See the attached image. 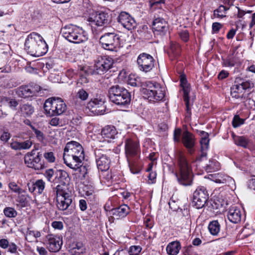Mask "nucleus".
I'll return each instance as SVG.
<instances>
[{
  "instance_id": "nucleus-1",
  "label": "nucleus",
  "mask_w": 255,
  "mask_h": 255,
  "mask_svg": "<svg viewBox=\"0 0 255 255\" xmlns=\"http://www.w3.org/2000/svg\"><path fill=\"white\" fill-rule=\"evenodd\" d=\"M84 158V149L80 143L71 141L66 143L64 149L63 160L67 166L74 170L80 168V171L86 170L85 166H82Z\"/></svg>"
},
{
  "instance_id": "nucleus-2",
  "label": "nucleus",
  "mask_w": 255,
  "mask_h": 255,
  "mask_svg": "<svg viewBox=\"0 0 255 255\" xmlns=\"http://www.w3.org/2000/svg\"><path fill=\"white\" fill-rule=\"evenodd\" d=\"M179 184L187 186L192 185L194 174L191 164L185 156L180 152L177 156L175 171H173Z\"/></svg>"
},
{
  "instance_id": "nucleus-3",
  "label": "nucleus",
  "mask_w": 255,
  "mask_h": 255,
  "mask_svg": "<svg viewBox=\"0 0 255 255\" xmlns=\"http://www.w3.org/2000/svg\"><path fill=\"white\" fill-rule=\"evenodd\" d=\"M24 47L28 53L34 57L41 56L48 51V45L43 37L35 32L31 33L27 36Z\"/></svg>"
},
{
  "instance_id": "nucleus-4",
  "label": "nucleus",
  "mask_w": 255,
  "mask_h": 255,
  "mask_svg": "<svg viewBox=\"0 0 255 255\" xmlns=\"http://www.w3.org/2000/svg\"><path fill=\"white\" fill-rule=\"evenodd\" d=\"M60 33L65 39L74 43L85 42L88 39L86 32L81 27L76 25L64 26L61 28Z\"/></svg>"
},
{
  "instance_id": "nucleus-5",
  "label": "nucleus",
  "mask_w": 255,
  "mask_h": 255,
  "mask_svg": "<svg viewBox=\"0 0 255 255\" xmlns=\"http://www.w3.org/2000/svg\"><path fill=\"white\" fill-rule=\"evenodd\" d=\"M54 191L56 193V206L58 210L65 211V215L71 214L72 211L69 207L72 202V195L70 188L59 186Z\"/></svg>"
},
{
  "instance_id": "nucleus-6",
  "label": "nucleus",
  "mask_w": 255,
  "mask_h": 255,
  "mask_svg": "<svg viewBox=\"0 0 255 255\" xmlns=\"http://www.w3.org/2000/svg\"><path fill=\"white\" fill-rule=\"evenodd\" d=\"M110 100L118 105H126L130 101V95L126 89L119 85L112 86L109 90Z\"/></svg>"
},
{
  "instance_id": "nucleus-7",
  "label": "nucleus",
  "mask_w": 255,
  "mask_h": 255,
  "mask_svg": "<svg viewBox=\"0 0 255 255\" xmlns=\"http://www.w3.org/2000/svg\"><path fill=\"white\" fill-rule=\"evenodd\" d=\"M143 94L150 101H160L165 96V88L157 83L148 82L146 88L143 89Z\"/></svg>"
},
{
  "instance_id": "nucleus-8",
  "label": "nucleus",
  "mask_w": 255,
  "mask_h": 255,
  "mask_svg": "<svg viewBox=\"0 0 255 255\" xmlns=\"http://www.w3.org/2000/svg\"><path fill=\"white\" fill-rule=\"evenodd\" d=\"M125 148L126 157L131 172L133 174L138 173L137 170L134 171L131 168L132 162L131 159L137 156L140 152L139 142L135 139L126 138Z\"/></svg>"
},
{
  "instance_id": "nucleus-9",
  "label": "nucleus",
  "mask_w": 255,
  "mask_h": 255,
  "mask_svg": "<svg viewBox=\"0 0 255 255\" xmlns=\"http://www.w3.org/2000/svg\"><path fill=\"white\" fill-rule=\"evenodd\" d=\"M100 42L104 49L110 51H116L121 46L119 36L113 32L106 33L102 35Z\"/></svg>"
},
{
  "instance_id": "nucleus-10",
  "label": "nucleus",
  "mask_w": 255,
  "mask_h": 255,
  "mask_svg": "<svg viewBox=\"0 0 255 255\" xmlns=\"http://www.w3.org/2000/svg\"><path fill=\"white\" fill-rule=\"evenodd\" d=\"M41 154L37 152L36 150H32L24 156V162L26 165L35 170H41L45 167L43 162L41 160Z\"/></svg>"
},
{
  "instance_id": "nucleus-11",
  "label": "nucleus",
  "mask_w": 255,
  "mask_h": 255,
  "mask_svg": "<svg viewBox=\"0 0 255 255\" xmlns=\"http://www.w3.org/2000/svg\"><path fill=\"white\" fill-rule=\"evenodd\" d=\"M240 78H236L235 84L231 88V95L235 99H243L245 97L246 90L251 88L253 84L248 81L239 83Z\"/></svg>"
},
{
  "instance_id": "nucleus-12",
  "label": "nucleus",
  "mask_w": 255,
  "mask_h": 255,
  "mask_svg": "<svg viewBox=\"0 0 255 255\" xmlns=\"http://www.w3.org/2000/svg\"><path fill=\"white\" fill-rule=\"evenodd\" d=\"M113 59L109 56H100L95 61L94 71L98 74L104 73L112 68Z\"/></svg>"
},
{
  "instance_id": "nucleus-13",
  "label": "nucleus",
  "mask_w": 255,
  "mask_h": 255,
  "mask_svg": "<svg viewBox=\"0 0 255 255\" xmlns=\"http://www.w3.org/2000/svg\"><path fill=\"white\" fill-rule=\"evenodd\" d=\"M208 199V194L206 189L204 187H200L194 191L192 199V205L197 209L204 206Z\"/></svg>"
},
{
  "instance_id": "nucleus-14",
  "label": "nucleus",
  "mask_w": 255,
  "mask_h": 255,
  "mask_svg": "<svg viewBox=\"0 0 255 255\" xmlns=\"http://www.w3.org/2000/svg\"><path fill=\"white\" fill-rule=\"evenodd\" d=\"M40 90V87L35 84L23 85L15 89V93L19 97L27 98L35 96Z\"/></svg>"
},
{
  "instance_id": "nucleus-15",
  "label": "nucleus",
  "mask_w": 255,
  "mask_h": 255,
  "mask_svg": "<svg viewBox=\"0 0 255 255\" xmlns=\"http://www.w3.org/2000/svg\"><path fill=\"white\" fill-rule=\"evenodd\" d=\"M137 63L141 71L147 72L154 67V60L151 55L143 53L138 56Z\"/></svg>"
},
{
  "instance_id": "nucleus-16",
  "label": "nucleus",
  "mask_w": 255,
  "mask_h": 255,
  "mask_svg": "<svg viewBox=\"0 0 255 255\" xmlns=\"http://www.w3.org/2000/svg\"><path fill=\"white\" fill-rule=\"evenodd\" d=\"M105 98L100 96L91 99L87 105L88 108L98 115H103L105 112Z\"/></svg>"
},
{
  "instance_id": "nucleus-17",
  "label": "nucleus",
  "mask_w": 255,
  "mask_h": 255,
  "mask_svg": "<svg viewBox=\"0 0 255 255\" xmlns=\"http://www.w3.org/2000/svg\"><path fill=\"white\" fill-rule=\"evenodd\" d=\"M118 21L128 30L134 29L136 26L134 19L125 11H122L120 13Z\"/></svg>"
},
{
  "instance_id": "nucleus-18",
  "label": "nucleus",
  "mask_w": 255,
  "mask_h": 255,
  "mask_svg": "<svg viewBox=\"0 0 255 255\" xmlns=\"http://www.w3.org/2000/svg\"><path fill=\"white\" fill-rule=\"evenodd\" d=\"M70 178L67 172L62 170L55 171V177L54 179V183H59L54 190H56L59 186H66L69 188Z\"/></svg>"
},
{
  "instance_id": "nucleus-19",
  "label": "nucleus",
  "mask_w": 255,
  "mask_h": 255,
  "mask_svg": "<svg viewBox=\"0 0 255 255\" xmlns=\"http://www.w3.org/2000/svg\"><path fill=\"white\" fill-rule=\"evenodd\" d=\"M109 15L104 12H96L92 14L87 19L90 24L97 26H102L108 22Z\"/></svg>"
},
{
  "instance_id": "nucleus-20",
  "label": "nucleus",
  "mask_w": 255,
  "mask_h": 255,
  "mask_svg": "<svg viewBox=\"0 0 255 255\" xmlns=\"http://www.w3.org/2000/svg\"><path fill=\"white\" fill-rule=\"evenodd\" d=\"M180 86L184 93L183 98L186 105V110L189 114H191V109L189 104V98L188 94L190 92V87L186 78L184 76H181Z\"/></svg>"
},
{
  "instance_id": "nucleus-21",
  "label": "nucleus",
  "mask_w": 255,
  "mask_h": 255,
  "mask_svg": "<svg viewBox=\"0 0 255 255\" xmlns=\"http://www.w3.org/2000/svg\"><path fill=\"white\" fill-rule=\"evenodd\" d=\"M47 248L50 252L55 253L60 250L62 242L59 237L49 235L47 236Z\"/></svg>"
},
{
  "instance_id": "nucleus-22",
  "label": "nucleus",
  "mask_w": 255,
  "mask_h": 255,
  "mask_svg": "<svg viewBox=\"0 0 255 255\" xmlns=\"http://www.w3.org/2000/svg\"><path fill=\"white\" fill-rule=\"evenodd\" d=\"M242 212L240 207L236 206H232L228 211V218L232 223H238L241 222L243 217Z\"/></svg>"
},
{
  "instance_id": "nucleus-23",
  "label": "nucleus",
  "mask_w": 255,
  "mask_h": 255,
  "mask_svg": "<svg viewBox=\"0 0 255 255\" xmlns=\"http://www.w3.org/2000/svg\"><path fill=\"white\" fill-rule=\"evenodd\" d=\"M182 142L188 149V152L192 154L194 152L193 147L195 145V139L193 135L187 130L184 131L182 136Z\"/></svg>"
},
{
  "instance_id": "nucleus-24",
  "label": "nucleus",
  "mask_w": 255,
  "mask_h": 255,
  "mask_svg": "<svg viewBox=\"0 0 255 255\" xmlns=\"http://www.w3.org/2000/svg\"><path fill=\"white\" fill-rule=\"evenodd\" d=\"M110 211L111 214L113 215V218L118 220L126 217L129 213L130 209L128 205L124 204L118 208L112 209Z\"/></svg>"
},
{
  "instance_id": "nucleus-25",
  "label": "nucleus",
  "mask_w": 255,
  "mask_h": 255,
  "mask_svg": "<svg viewBox=\"0 0 255 255\" xmlns=\"http://www.w3.org/2000/svg\"><path fill=\"white\" fill-rule=\"evenodd\" d=\"M117 133L116 128L114 126H107L101 131V136L103 141L110 142L111 139L115 138Z\"/></svg>"
},
{
  "instance_id": "nucleus-26",
  "label": "nucleus",
  "mask_w": 255,
  "mask_h": 255,
  "mask_svg": "<svg viewBox=\"0 0 255 255\" xmlns=\"http://www.w3.org/2000/svg\"><path fill=\"white\" fill-rule=\"evenodd\" d=\"M96 163L98 168L102 171H107L110 168L111 160L106 155L102 154L97 156Z\"/></svg>"
},
{
  "instance_id": "nucleus-27",
  "label": "nucleus",
  "mask_w": 255,
  "mask_h": 255,
  "mask_svg": "<svg viewBox=\"0 0 255 255\" xmlns=\"http://www.w3.org/2000/svg\"><path fill=\"white\" fill-rule=\"evenodd\" d=\"M153 29L155 32L158 33H164L167 31V23L166 21L162 18H157L153 22Z\"/></svg>"
},
{
  "instance_id": "nucleus-28",
  "label": "nucleus",
  "mask_w": 255,
  "mask_h": 255,
  "mask_svg": "<svg viewBox=\"0 0 255 255\" xmlns=\"http://www.w3.org/2000/svg\"><path fill=\"white\" fill-rule=\"evenodd\" d=\"M201 134L202 137L200 140L201 155L199 158L200 160H201L202 158L206 157L207 155L206 151L209 148V142L208 133L203 131Z\"/></svg>"
},
{
  "instance_id": "nucleus-29",
  "label": "nucleus",
  "mask_w": 255,
  "mask_h": 255,
  "mask_svg": "<svg viewBox=\"0 0 255 255\" xmlns=\"http://www.w3.org/2000/svg\"><path fill=\"white\" fill-rule=\"evenodd\" d=\"M57 98L53 97L46 100L44 105V109L47 114L50 116H55L56 106Z\"/></svg>"
},
{
  "instance_id": "nucleus-30",
  "label": "nucleus",
  "mask_w": 255,
  "mask_h": 255,
  "mask_svg": "<svg viewBox=\"0 0 255 255\" xmlns=\"http://www.w3.org/2000/svg\"><path fill=\"white\" fill-rule=\"evenodd\" d=\"M235 144L244 148H248L251 143L250 140L246 136L233 135Z\"/></svg>"
},
{
  "instance_id": "nucleus-31",
  "label": "nucleus",
  "mask_w": 255,
  "mask_h": 255,
  "mask_svg": "<svg viewBox=\"0 0 255 255\" xmlns=\"http://www.w3.org/2000/svg\"><path fill=\"white\" fill-rule=\"evenodd\" d=\"M34 109L32 105L28 104H24L20 106V114L23 117H30L34 113Z\"/></svg>"
},
{
  "instance_id": "nucleus-32",
  "label": "nucleus",
  "mask_w": 255,
  "mask_h": 255,
  "mask_svg": "<svg viewBox=\"0 0 255 255\" xmlns=\"http://www.w3.org/2000/svg\"><path fill=\"white\" fill-rule=\"evenodd\" d=\"M180 249V246L179 242H172L167 246L166 251L169 255H176L179 253Z\"/></svg>"
},
{
  "instance_id": "nucleus-33",
  "label": "nucleus",
  "mask_w": 255,
  "mask_h": 255,
  "mask_svg": "<svg viewBox=\"0 0 255 255\" xmlns=\"http://www.w3.org/2000/svg\"><path fill=\"white\" fill-rule=\"evenodd\" d=\"M41 236V233L38 231L31 230L28 228L25 234V239L29 242H33Z\"/></svg>"
},
{
  "instance_id": "nucleus-34",
  "label": "nucleus",
  "mask_w": 255,
  "mask_h": 255,
  "mask_svg": "<svg viewBox=\"0 0 255 255\" xmlns=\"http://www.w3.org/2000/svg\"><path fill=\"white\" fill-rule=\"evenodd\" d=\"M66 110V105L61 99L57 98L55 116L62 114Z\"/></svg>"
},
{
  "instance_id": "nucleus-35",
  "label": "nucleus",
  "mask_w": 255,
  "mask_h": 255,
  "mask_svg": "<svg viewBox=\"0 0 255 255\" xmlns=\"http://www.w3.org/2000/svg\"><path fill=\"white\" fill-rule=\"evenodd\" d=\"M181 52V48L179 44L172 43L170 45L169 54L170 57H176Z\"/></svg>"
},
{
  "instance_id": "nucleus-36",
  "label": "nucleus",
  "mask_w": 255,
  "mask_h": 255,
  "mask_svg": "<svg viewBox=\"0 0 255 255\" xmlns=\"http://www.w3.org/2000/svg\"><path fill=\"white\" fill-rule=\"evenodd\" d=\"M208 229L212 235H217L220 230V224L217 221H212L209 224Z\"/></svg>"
},
{
  "instance_id": "nucleus-37",
  "label": "nucleus",
  "mask_w": 255,
  "mask_h": 255,
  "mask_svg": "<svg viewBox=\"0 0 255 255\" xmlns=\"http://www.w3.org/2000/svg\"><path fill=\"white\" fill-rule=\"evenodd\" d=\"M229 9V8L226 7L223 5H221L217 9L214 11V15L217 18H223L226 17V12Z\"/></svg>"
},
{
  "instance_id": "nucleus-38",
  "label": "nucleus",
  "mask_w": 255,
  "mask_h": 255,
  "mask_svg": "<svg viewBox=\"0 0 255 255\" xmlns=\"http://www.w3.org/2000/svg\"><path fill=\"white\" fill-rule=\"evenodd\" d=\"M237 63V60L235 58L228 57L226 59H223V65L227 67H233Z\"/></svg>"
},
{
  "instance_id": "nucleus-39",
  "label": "nucleus",
  "mask_w": 255,
  "mask_h": 255,
  "mask_svg": "<svg viewBox=\"0 0 255 255\" xmlns=\"http://www.w3.org/2000/svg\"><path fill=\"white\" fill-rule=\"evenodd\" d=\"M142 249L139 246H132L128 251V255H139Z\"/></svg>"
},
{
  "instance_id": "nucleus-40",
  "label": "nucleus",
  "mask_w": 255,
  "mask_h": 255,
  "mask_svg": "<svg viewBox=\"0 0 255 255\" xmlns=\"http://www.w3.org/2000/svg\"><path fill=\"white\" fill-rule=\"evenodd\" d=\"M44 175L48 181L54 183V179L55 177V171L52 169H47L45 171Z\"/></svg>"
},
{
  "instance_id": "nucleus-41",
  "label": "nucleus",
  "mask_w": 255,
  "mask_h": 255,
  "mask_svg": "<svg viewBox=\"0 0 255 255\" xmlns=\"http://www.w3.org/2000/svg\"><path fill=\"white\" fill-rule=\"evenodd\" d=\"M34 183L36 192L38 194H41L45 188V182L42 180L39 179L34 182Z\"/></svg>"
},
{
  "instance_id": "nucleus-42",
  "label": "nucleus",
  "mask_w": 255,
  "mask_h": 255,
  "mask_svg": "<svg viewBox=\"0 0 255 255\" xmlns=\"http://www.w3.org/2000/svg\"><path fill=\"white\" fill-rule=\"evenodd\" d=\"M4 215L9 218L15 217L17 215V212L12 208L7 207L3 211Z\"/></svg>"
},
{
  "instance_id": "nucleus-43",
  "label": "nucleus",
  "mask_w": 255,
  "mask_h": 255,
  "mask_svg": "<svg viewBox=\"0 0 255 255\" xmlns=\"http://www.w3.org/2000/svg\"><path fill=\"white\" fill-rule=\"evenodd\" d=\"M218 177L214 180L216 183H224L227 181H232L233 179L227 175H222V174H218Z\"/></svg>"
},
{
  "instance_id": "nucleus-44",
  "label": "nucleus",
  "mask_w": 255,
  "mask_h": 255,
  "mask_svg": "<svg viewBox=\"0 0 255 255\" xmlns=\"http://www.w3.org/2000/svg\"><path fill=\"white\" fill-rule=\"evenodd\" d=\"M88 93L83 89H80L76 94V97L82 101H85L88 98Z\"/></svg>"
},
{
  "instance_id": "nucleus-45",
  "label": "nucleus",
  "mask_w": 255,
  "mask_h": 255,
  "mask_svg": "<svg viewBox=\"0 0 255 255\" xmlns=\"http://www.w3.org/2000/svg\"><path fill=\"white\" fill-rule=\"evenodd\" d=\"M9 188L14 192L20 194L25 193V191L19 188L15 182H10L9 184Z\"/></svg>"
},
{
  "instance_id": "nucleus-46",
  "label": "nucleus",
  "mask_w": 255,
  "mask_h": 255,
  "mask_svg": "<svg viewBox=\"0 0 255 255\" xmlns=\"http://www.w3.org/2000/svg\"><path fill=\"white\" fill-rule=\"evenodd\" d=\"M244 123V119H241L238 115H236L233 119L232 125L234 128H237L243 125Z\"/></svg>"
},
{
  "instance_id": "nucleus-47",
  "label": "nucleus",
  "mask_w": 255,
  "mask_h": 255,
  "mask_svg": "<svg viewBox=\"0 0 255 255\" xmlns=\"http://www.w3.org/2000/svg\"><path fill=\"white\" fill-rule=\"evenodd\" d=\"M6 102L8 106L13 110H15L18 105V102L14 99L6 98Z\"/></svg>"
},
{
  "instance_id": "nucleus-48",
  "label": "nucleus",
  "mask_w": 255,
  "mask_h": 255,
  "mask_svg": "<svg viewBox=\"0 0 255 255\" xmlns=\"http://www.w3.org/2000/svg\"><path fill=\"white\" fill-rule=\"evenodd\" d=\"M179 34L182 41L184 42L188 41L189 38V34L187 30H182L179 32Z\"/></svg>"
},
{
  "instance_id": "nucleus-49",
  "label": "nucleus",
  "mask_w": 255,
  "mask_h": 255,
  "mask_svg": "<svg viewBox=\"0 0 255 255\" xmlns=\"http://www.w3.org/2000/svg\"><path fill=\"white\" fill-rule=\"evenodd\" d=\"M87 74H83L82 73L80 74V77L78 80L77 84L81 85H84L85 84H87L89 82V79L87 77Z\"/></svg>"
},
{
  "instance_id": "nucleus-50",
  "label": "nucleus",
  "mask_w": 255,
  "mask_h": 255,
  "mask_svg": "<svg viewBox=\"0 0 255 255\" xmlns=\"http://www.w3.org/2000/svg\"><path fill=\"white\" fill-rule=\"evenodd\" d=\"M32 144V142L30 140L20 142V149H28L31 147Z\"/></svg>"
},
{
  "instance_id": "nucleus-51",
  "label": "nucleus",
  "mask_w": 255,
  "mask_h": 255,
  "mask_svg": "<svg viewBox=\"0 0 255 255\" xmlns=\"http://www.w3.org/2000/svg\"><path fill=\"white\" fill-rule=\"evenodd\" d=\"M44 157L49 162L52 163L55 161V157L52 152H45L44 154Z\"/></svg>"
},
{
  "instance_id": "nucleus-52",
  "label": "nucleus",
  "mask_w": 255,
  "mask_h": 255,
  "mask_svg": "<svg viewBox=\"0 0 255 255\" xmlns=\"http://www.w3.org/2000/svg\"><path fill=\"white\" fill-rule=\"evenodd\" d=\"M128 84L132 86H138L139 85V82L134 77L133 75H130L128 80Z\"/></svg>"
},
{
  "instance_id": "nucleus-53",
  "label": "nucleus",
  "mask_w": 255,
  "mask_h": 255,
  "mask_svg": "<svg viewBox=\"0 0 255 255\" xmlns=\"http://www.w3.org/2000/svg\"><path fill=\"white\" fill-rule=\"evenodd\" d=\"M51 226L54 229L59 230L63 228V224L61 221H54L52 223Z\"/></svg>"
},
{
  "instance_id": "nucleus-54",
  "label": "nucleus",
  "mask_w": 255,
  "mask_h": 255,
  "mask_svg": "<svg viewBox=\"0 0 255 255\" xmlns=\"http://www.w3.org/2000/svg\"><path fill=\"white\" fill-rule=\"evenodd\" d=\"M32 130L39 140H42L44 138V134L40 130L34 128H32Z\"/></svg>"
},
{
  "instance_id": "nucleus-55",
  "label": "nucleus",
  "mask_w": 255,
  "mask_h": 255,
  "mask_svg": "<svg viewBox=\"0 0 255 255\" xmlns=\"http://www.w3.org/2000/svg\"><path fill=\"white\" fill-rule=\"evenodd\" d=\"M156 177V173L155 172H150L148 176V183L152 184L155 183Z\"/></svg>"
},
{
  "instance_id": "nucleus-56",
  "label": "nucleus",
  "mask_w": 255,
  "mask_h": 255,
  "mask_svg": "<svg viewBox=\"0 0 255 255\" xmlns=\"http://www.w3.org/2000/svg\"><path fill=\"white\" fill-rule=\"evenodd\" d=\"M222 27V25L219 22H214L212 24V30L214 33H218Z\"/></svg>"
},
{
  "instance_id": "nucleus-57",
  "label": "nucleus",
  "mask_w": 255,
  "mask_h": 255,
  "mask_svg": "<svg viewBox=\"0 0 255 255\" xmlns=\"http://www.w3.org/2000/svg\"><path fill=\"white\" fill-rule=\"evenodd\" d=\"M79 206L80 210L82 211H85L87 208V202L84 199L80 200Z\"/></svg>"
},
{
  "instance_id": "nucleus-58",
  "label": "nucleus",
  "mask_w": 255,
  "mask_h": 255,
  "mask_svg": "<svg viewBox=\"0 0 255 255\" xmlns=\"http://www.w3.org/2000/svg\"><path fill=\"white\" fill-rule=\"evenodd\" d=\"M8 252H9L10 253H15L17 251V246L16 245L13 243H11L9 244H8Z\"/></svg>"
},
{
  "instance_id": "nucleus-59",
  "label": "nucleus",
  "mask_w": 255,
  "mask_h": 255,
  "mask_svg": "<svg viewBox=\"0 0 255 255\" xmlns=\"http://www.w3.org/2000/svg\"><path fill=\"white\" fill-rule=\"evenodd\" d=\"M181 134V130L179 128L175 129L174 133V139L176 141H179Z\"/></svg>"
},
{
  "instance_id": "nucleus-60",
  "label": "nucleus",
  "mask_w": 255,
  "mask_h": 255,
  "mask_svg": "<svg viewBox=\"0 0 255 255\" xmlns=\"http://www.w3.org/2000/svg\"><path fill=\"white\" fill-rule=\"evenodd\" d=\"M8 241L6 239H2L0 240V247L2 249H6L8 246Z\"/></svg>"
},
{
  "instance_id": "nucleus-61",
  "label": "nucleus",
  "mask_w": 255,
  "mask_h": 255,
  "mask_svg": "<svg viewBox=\"0 0 255 255\" xmlns=\"http://www.w3.org/2000/svg\"><path fill=\"white\" fill-rule=\"evenodd\" d=\"M10 147L12 149L14 150L20 149V142L17 141H13L10 143Z\"/></svg>"
},
{
  "instance_id": "nucleus-62",
  "label": "nucleus",
  "mask_w": 255,
  "mask_h": 255,
  "mask_svg": "<svg viewBox=\"0 0 255 255\" xmlns=\"http://www.w3.org/2000/svg\"><path fill=\"white\" fill-rule=\"evenodd\" d=\"M28 196L27 194H20L18 197V201L21 203H25L26 202Z\"/></svg>"
},
{
  "instance_id": "nucleus-63",
  "label": "nucleus",
  "mask_w": 255,
  "mask_h": 255,
  "mask_svg": "<svg viewBox=\"0 0 255 255\" xmlns=\"http://www.w3.org/2000/svg\"><path fill=\"white\" fill-rule=\"evenodd\" d=\"M49 124L52 126H57L59 124V119L57 117L53 118L50 121Z\"/></svg>"
},
{
  "instance_id": "nucleus-64",
  "label": "nucleus",
  "mask_w": 255,
  "mask_h": 255,
  "mask_svg": "<svg viewBox=\"0 0 255 255\" xmlns=\"http://www.w3.org/2000/svg\"><path fill=\"white\" fill-rule=\"evenodd\" d=\"M36 251L40 255H47V252L44 248L37 247Z\"/></svg>"
}]
</instances>
